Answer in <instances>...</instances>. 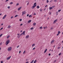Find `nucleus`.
Listing matches in <instances>:
<instances>
[{
    "mask_svg": "<svg viewBox=\"0 0 63 63\" xmlns=\"http://www.w3.org/2000/svg\"><path fill=\"white\" fill-rule=\"evenodd\" d=\"M9 0H6L5 2H7V1H9Z\"/></svg>",
    "mask_w": 63,
    "mask_h": 63,
    "instance_id": "obj_41",
    "label": "nucleus"
},
{
    "mask_svg": "<svg viewBox=\"0 0 63 63\" xmlns=\"http://www.w3.org/2000/svg\"><path fill=\"white\" fill-rule=\"evenodd\" d=\"M59 33H58L57 35V36H58V35H59Z\"/></svg>",
    "mask_w": 63,
    "mask_h": 63,
    "instance_id": "obj_56",
    "label": "nucleus"
},
{
    "mask_svg": "<svg viewBox=\"0 0 63 63\" xmlns=\"http://www.w3.org/2000/svg\"><path fill=\"white\" fill-rule=\"evenodd\" d=\"M13 18V16H11V19Z\"/></svg>",
    "mask_w": 63,
    "mask_h": 63,
    "instance_id": "obj_39",
    "label": "nucleus"
},
{
    "mask_svg": "<svg viewBox=\"0 0 63 63\" xmlns=\"http://www.w3.org/2000/svg\"><path fill=\"white\" fill-rule=\"evenodd\" d=\"M36 4H37L36 2H35L34 3L32 7V9H33L36 6Z\"/></svg>",
    "mask_w": 63,
    "mask_h": 63,
    "instance_id": "obj_1",
    "label": "nucleus"
},
{
    "mask_svg": "<svg viewBox=\"0 0 63 63\" xmlns=\"http://www.w3.org/2000/svg\"><path fill=\"white\" fill-rule=\"evenodd\" d=\"M1 63H3V61H1Z\"/></svg>",
    "mask_w": 63,
    "mask_h": 63,
    "instance_id": "obj_57",
    "label": "nucleus"
},
{
    "mask_svg": "<svg viewBox=\"0 0 63 63\" xmlns=\"http://www.w3.org/2000/svg\"><path fill=\"white\" fill-rule=\"evenodd\" d=\"M14 14H16V11L14 12Z\"/></svg>",
    "mask_w": 63,
    "mask_h": 63,
    "instance_id": "obj_17",
    "label": "nucleus"
},
{
    "mask_svg": "<svg viewBox=\"0 0 63 63\" xmlns=\"http://www.w3.org/2000/svg\"><path fill=\"white\" fill-rule=\"evenodd\" d=\"M49 17L47 18V19H48H48H49Z\"/></svg>",
    "mask_w": 63,
    "mask_h": 63,
    "instance_id": "obj_63",
    "label": "nucleus"
},
{
    "mask_svg": "<svg viewBox=\"0 0 63 63\" xmlns=\"http://www.w3.org/2000/svg\"><path fill=\"white\" fill-rule=\"evenodd\" d=\"M47 3H48V2H49V1H48V0H47Z\"/></svg>",
    "mask_w": 63,
    "mask_h": 63,
    "instance_id": "obj_29",
    "label": "nucleus"
},
{
    "mask_svg": "<svg viewBox=\"0 0 63 63\" xmlns=\"http://www.w3.org/2000/svg\"><path fill=\"white\" fill-rule=\"evenodd\" d=\"M36 15V14L35 13H34V15Z\"/></svg>",
    "mask_w": 63,
    "mask_h": 63,
    "instance_id": "obj_51",
    "label": "nucleus"
},
{
    "mask_svg": "<svg viewBox=\"0 0 63 63\" xmlns=\"http://www.w3.org/2000/svg\"><path fill=\"white\" fill-rule=\"evenodd\" d=\"M22 33H21L20 34V36H21V35H22Z\"/></svg>",
    "mask_w": 63,
    "mask_h": 63,
    "instance_id": "obj_58",
    "label": "nucleus"
},
{
    "mask_svg": "<svg viewBox=\"0 0 63 63\" xmlns=\"http://www.w3.org/2000/svg\"><path fill=\"white\" fill-rule=\"evenodd\" d=\"M54 2H56V1H57V0H54Z\"/></svg>",
    "mask_w": 63,
    "mask_h": 63,
    "instance_id": "obj_44",
    "label": "nucleus"
},
{
    "mask_svg": "<svg viewBox=\"0 0 63 63\" xmlns=\"http://www.w3.org/2000/svg\"><path fill=\"white\" fill-rule=\"evenodd\" d=\"M20 34L19 33H17V35H18H18H19Z\"/></svg>",
    "mask_w": 63,
    "mask_h": 63,
    "instance_id": "obj_55",
    "label": "nucleus"
},
{
    "mask_svg": "<svg viewBox=\"0 0 63 63\" xmlns=\"http://www.w3.org/2000/svg\"><path fill=\"white\" fill-rule=\"evenodd\" d=\"M21 20H22V19H20L19 20V21H21Z\"/></svg>",
    "mask_w": 63,
    "mask_h": 63,
    "instance_id": "obj_40",
    "label": "nucleus"
},
{
    "mask_svg": "<svg viewBox=\"0 0 63 63\" xmlns=\"http://www.w3.org/2000/svg\"><path fill=\"white\" fill-rule=\"evenodd\" d=\"M10 40H9L6 41L5 43V45L6 46H7V45L9 44V43H10Z\"/></svg>",
    "mask_w": 63,
    "mask_h": 63,
    "instance_id": "obj_2",
    "label": "nucleus"
},
{
    "mask_svg": "<svg viewBox=\"0 0 63 63\" xmlns=\"http://www.w3.org/2000/svg\"><path fill=\"white\" fill-rule=\"evenodd\" d=\"M37 9H39V8H40V7H39V6H37Z\"/></svg>",
    "mask_w": 63,
    "mask_h": 63,
    "instance_id": "obj_22",
    "label": "nucleus"
},
{
    "mask_svg": "<svg viewBox=\"0 0 63 63\" xmlns=\"http://www.w3.org/2000/svg\"><path fill=\"white\" fill-rule=\"evenodd\" d=\"M13 2H11L10 3V4H13Z\"/></svg>",
    "mask_w": 63,
    "mask_h": 63,
    "instance_id": "obj_43",
    "label": "nucleus"
},
{
    "mask_svg": "<svg viewBox=\"0 0 63 63\" xmlns=\"http://www.w3.org/2000/svg\"><path fill=\"white\" fill-rule=\"evenodd\" d=\"M34 60H33L31 63H33V62L34 61Z\"/></svg>",
    "mask_w": 63,
    "mask_h": 63,
    "instance_id": "obj_23",
    "label": "nucleus"
},
{
    "mask_svg": "<svg viewBox=\"0 0 63 63\" xmlns=\"http://www.w3.org/2000/svg\"><path fill=\"white\" fill-rule=\"evenodd\" d=\"M32 16H31V15H30L29 16V17H32Z\"/></svg>",
    "mask_w": 63,
    "mask_h": 63,
    "instance_id": "obj_25",
    "label": "nucleus"
},
{
    "mask_svg": "<svg viewBox=\"0 0 63 63\" xmlns=\"http://www.w3.org/2000/svg\"><path fill=\"white\" fill-rule=\"evenodd\" d=\"M42 11H43V10L41 9H40V11H41V12H42Z\"/></svg>",
    "mask_w": 63,
    "mask_h": 63,
    "instance_id": "obj_45",
    "label": "nucleus"
},
{
    "mask_svg": "<svg viewBox=\"0 0 63 63\" xmlns=\"http://www.w3.org/2000/svg\"><path fill=\"white\" fill-rule=\"evenodd\" d=\"M47 49H45V51L44 53H46V52H47Z\"/></svg>",
    "mask_w": 63,
    "mask_h": 63,
    "instance_id": "obj_15",
    "label": "nucleus"
},
{
    "mask_svg": "<svg viewBox=\"0 0 63 63\" xmlns=\"http://www.w3.org/2000/svg\"><path fill=\"white\" fill-rule=\"evenodd\" d=\"M49 14L50 15H51V13L50 12L49 13Z\"/></svg>",
    "mask_w": 63,
    "mask_h": 63,
    "instance_id": "obj_28",
    "label": "nucleus"
},
{
    "mask_svg": "<svg viewBox=\"0 0 63 63\" xmlns=\"http://www.w3.org/2000/svg\"><path fill=\"white\" fill-rule=\"evenodd\" d=\"M47 27H45V29H47Z\"/></svg>",
    "mask_w": 63,
    "mask_h": 63,
    "instance_id": "obj_59",
    "label": "nucleus"
},
{
    "mask_svg": "<svg viewBox=\"0 0 63 63\" xmlns=\"http://www.w3.org/2000/svg\"><path fill=\"white\" fill-rule=\"evenodd\" d=\"M61 53H60L59 54V56H60L61 55Z\"/></svg>",
    "mask_w": 63,
    "mask_h": 63,
    "instance_id": "obj_42",
    "label": "nucleus"
},
{
    "mask_svg": "<svg viewBox=\"0 0 63 63\" xmlns=\"http://www.w3.org/2000/svg\"><path fill=\"white\" fill-rule=\"evenodd\" d=\"M22 25H23L22 24H20V26H22Z\"/></svg>",
    "mask_w": 63,
    "mask_h": 63,
    "instance_id": "obj_48",
    "label": "nucleus"
},
{
    "mask_svg": "<svg viewBox=\"0 0 63 63\" xmlns=\"http://www.w3.org/2000/svg\"><path fill=\"white\" fill-rule=\"evenodd\" d=\"M21 7L19 8H18L17 9L18 10V11H19V10H20V9H21Z\"/></svg>",
    "mask_w": 63,
    "mask_h": 63,
    "instance_id": "obj_10",
    "label": "nucleus"
},
{
    "mask_svg": "<svg viewBox=\"0 0 63 63\" xmlns=\"http://www.w3.org/2000/svg\"><path fill=\"white\" fill-rule=\"evenodd\" d=\"M12 47H9L8 49V51H10L12 50Z\"/></svg>",
    "mask_w": 63,
    "mask_h": 63,
    "instance_id": "obj_3",
    "label": "nucleus"
},
{
    "mask_svg": "<svg viewBox=\"0 0 63 63\" xmlns=\"http://www.w3.org/2000/svg\"><path fill=\"white\" fill-rule=\"evenodd\" d=\"M2 42H1L0 44V46H1V45H2Z\"/></svg>",
    "mask_w": 63,
    "mask_h": 63,
    "instance_id": "obj_34",
    "label": "nucleus"
},
{
    "mask_svg": "<svg viewBox=\"0 0 63 63\" xmlns=\"http://www.w3.org/2000/svg\"><path fill=\"white\" fill-rule=\"evenodd\" d=\"M18 16V15H16L15 17H17Z\"/></svg>",
    "mask_w": 63,
    "mask_h": 63,
    "instance_id": "obj_24",
    "label": "nucleus"
},
{
    "mask_svg": "<svg viewBox=\"0 0 63 63\" xmlns=\"http://www.w3.org/2000/svg\"><path fill=\"white\" fill-rule=\"evenodd\" d=\"M33 28H31L30 29H31V30H33Z\"/></svg>",
    "mask_w": 63,
    "mask_h": 63,
    "instance_id": "obj_27",
    "label": "nucleus"
},
{
    "mask_svg": "<svg viewBox=\"0 0 63 63\" xmlns=\"http://www.w3.org/2000/svg\"><path fill=\"white\" fill-rule=\"evenodd\" d=\"M40 29H42V27H41L40 28Z\"/></svg>",
    "mask_w": 63,
    "mask_h": 63,
    "instance_id": "obj_38",
    "label": "nucleus"
},
{
    "mask_svg": "<svg viewBox=\"0 0 63 63\" xmlns=\"http://www.w3.org/2000/svg\"><path fill=\"white\" fill-rule=\"evenodd\" d=\"M7 8H8L9 9H10V6H8Z\"/></svg>",
    "mask_w": 63,
    "mask_h": 63,
    "instance_id": "obj_33",
    "label": "nucleus"
},
{
    "mask_svg": "<svg viewBox=\"0 0 63 63\" xmlns=\"http://www.w3.org/2000/svg\"><path fill=\"white\" fill-rule=\"evenodd\" d=\"M29 35H28L26 36L25 38L26 39H27V38H29Z\"/></svg>",
    "mask_w": 63,
    "mask_h": 63,
    "instance_id": "obj_8",
    "label": "nucleus"
},
{
    "mask_svg": "<svg viewBox=\"0 0 63 63\" xmlns=\"http://www.w3.org/2000/svg\"><path fill=\"white\" fill-rule=\"evenodd\" d=\"M19 47V45L18 46H17V48H18V47Z\"/></svg>",
    "mask_w": 63,
    "mask_h": 63,
    "instance_id": "obj_47",
    "label": "nucleus"
},
{
    "mask_svg": "<svg viewBox=\"0 0 63 63\" xmlns=\"http://www.w3.org/2000/svg\"><path fill=\"white\" fill-rule=\"evenodd\" d=\"M2 35H3V34H1L0 35V37H1L2 36Z\"/></svg>",
    "mask_w": 63,
    "mask_h": 63,
    "instance_id": "obj_35",
    "label": "nucleus"
},
{
    "mask_svg": "<svg viewBox=\"0 0 63 63\" xmlns=\"http://www.w3.org/2000/svg\"><path fill=\"white\" fill-rule=\"evenodd\" d=\"M25 31H24L23 33H22V34L23 35H25Z\"/></svg>",
    "mask_w": 63,
    "mask_h": 63,
    "instance_id": "obj_11",
    "label": "nucleus"
},
{
    "mask_svg": "<svg viewBox=\"0 0 63 63\" xmlns=\"http://www.w3.org/2000/svg\"><path fill=\"white\" fill-rule=\"evenodd\" d=\"M11 56H10L9 57H8L7 58V60H9L10 59V58H11Z\"/></svg>",
    "mask_w": 63,
    "mask_h": 63,
    "instance_id": "obj_7",
    "label": "nucleus"
},
{
    "mask_svg": "<svg viewBox=\"0 0 63 63\" xmlns=\"http://www.w3.org/2000/svg\"><path fill=\"white\" fill-rule=\"evenodd\" d=\"M48 55H49V56H50V54L49 53L48 54Z\"/></svg>",
    "mask_w": 63,
    "mask_h": 63,
    "instance_id": "obj_53",
    "label": "nucleus"
},
{
    "mask_svg": "<svg viewBox=\"0 0 63 63\" xmlns=\"http://www.w3.org/2000/svg\"><path fill=\"white\" fill-rule=\"evenodd\" d=\"M36 62H37V60H35L34 61L33 63H36Z\"/></svg>",
    "mask_w": 63,
    "mask_h": 63,
    "instance_id": "obj_18",
    "label": "nucleus"
},
{
    "mask_svg": "<svg viewBox=\"0 0 63 63\" xmlns=\"http://www.w3.org/2000/svg\"><path fill=\"white\" fill-rule=\"evenodd\" d=\"M53 8V7H50L49 8V9L51 10V9H52Z\"/></svg>",
    "mask_w": 63,
    "mask_h": 63,
    "instance_id": "obj_16",
    "label": "nucleus"
},
{
    "mask_svg": "<svg viewBox=\"0 0 63 63\" xmlns=\"http://www.w3.org/2000/svg\"><path fill=\"white\" fill-rule=\"evenodd\" d=\"M52 0H50V2H52Z\"/></svg>",
    "mask_w": 63,
    "mask_h": 63,
    "instance_id": "obj_52",
    "label": "nucleus"
},
{
    "mask_svg": "<svg viewBox=\"0 0 63 63\" xmlns=\"http://www.w3.org/2000/svg\"><path fill=\"white\" fill-rule=\"evenodd\" d=\"M17 37L18 38H19L20 37V36L19 35L17 36Z\"/></svg>",
    "mask_w": 63,
    "mask_h": 63,
    "instance_id": "obj_36",
    "label": "nucleus"
},
{
    "mask_svg": "<svg viewBox=\"0 0 63 63\" xmlns=\"http://www.w3.org/2000/svg\"><path fill=\"white\" fill-rule=\"evenodd\" d=\"M6 16H7V15H5L3 17L2 19H5V18H6Z\"/></svg>",
    "mask_w": 63,
    "mask_h": 63,
    "instance_id": "obj_5",
    "label": "nucleus"
},
{
    "mask_svg": "<svg viewBox=\"0 0 63 63\" xmlns=\"http://www.w3.org/2000/svg\"><path fill=\"white\" fill-rule=\"evenodd\" d=\"M54 42V41L53 40L50 43L51 44H52V43H53Z\"/></svg>",
    "mask_w": 63,
    "mask_h": 63,
    "instance_id": "obj_9",
    "label": "nucleus"
},
{
    "mask_svg": "<svg viewBox=\"0 0 63 63\" xmlns=\"http://www.w3.org/2000/svg\"><path fill=\"white\" fill-rule=\"evenodd\" d=\"M3 28H2L0 29V31H1V30H2L3 29Z\"/></svg>",
    "mask_w": 63,
    "mask_h": 63,
    "instance_id": "obj_32",
    "label": "nucleus"
},
{
    "mask_svg": "<svg viewBox=\"0 0 63 63\" xmlns=\"http://www.w3.org/2000/svg\"><path fill=\"white\" fill-rule=\"evenodd\" d=\"M2 15V14H0V16H1Z\"/></svg>",
    "mask_w": 63,
    "mask_h": 63,
    "instance_id": "obj_61",
    "label": "nucleus"
},
{
    "mask_svg": "<svg viewBox=\"0 0 63 63\" xmlns=\"http://www.w3.org/2000/svg\"><path fill=\"white\" fill-rule=\"evenodd\" d=\"M25 52H26L25 51H25H24V52H23V54H24L25 53Z\"/></svg>",
    "mask_w": 63,
    "mask_h": 63,
    "instance_id": "obj_30",
    "label": "nucleus"
},
{
    "mask_svg": "<svg viewBox=\"0 0 63 63\" xmlns=\"http://www.w3.org/2000/svg\"><path fill=\"white\" fill-rule=\"evenodd\" d=\"M25 13H26V11H24V12L23 11L22 16H23L24 14H25Z\"/></svg>",
    "mask_w": 63,
    "mask_h": 63,
    "instance_id": "obj_4",
    "label": "nucleus"
},
{
    "mask_svg": "<svg viewBox=\"0 0 63 63\" xmlns=\"http://www.w3.org/2000/svg\"><path fill=\"white\" fill-rule=\"evenodd\" d=\"M60 48V47H58V49H59V48Z\"/></svg>",
    "mask_w": 63,
    "mask_h": 63,
    "instance_id": "obj_46",
    "label": "nucleus"
},
{
    "mask_svg": "<svg viewBox=\"0 0 63 63\" xmlns=\"http://www.w3.org/2000/svg\"><path fill=\"white\" fill-rule=\"evenodd\" d=\"M57 21V19H56L54 21V22H53V24H54V23H55L56 21Z\"/></svg>",
    "mask_w": 63,
    "mask_h": 63,
    "instance_id": "obj_6",
    "label": "nucleus"
},
{
    "mask_svg": "<svg viewBox=\"0 0 63 63\" xmlns=\"http://www.w3.org/2000/svg\"><path fill=\"white\" fill-rule=\"evenodd\" d=\"M35 47H34L33 48V50H34L35 49Z\"/></svg>",
    "mask_w": 63,
    "mask_h": 63,
    "instance_id": "obj_37",
    "label": "nucleus"
},
{
    "mask_svg": "<svg viewBox=\"0 0 63 63\" xmlns=\"http://www.w3.org/2000/svg\"><path fill=\"white\" fill-rule=\"evenodd\" d=\"M35 46V44H33L32 45V47H34V46Z\"/></svg>",
    "mask_w": 63,
    "mask_h": 63,
    "instance_id": "obj_14",
    "label": "nucleus"
},
{
    "mask_svg": "<svg viewBox=\"0 0 63 63\" xmlns=\"http://www.w3.org/2000/svg\"><path fill=\"white\" fill-rule=\"evenodd\" d=\"M11 26H10V25H9L8 26L7 28H11Z\"/></svg>",
    "mask_w": 63,
    "mask_h": 63,
    "instance_id": "obj_12",
    "label": "nucleus"
},
{
    "mask_svg": "<svg viewBox=\"0 0 63 63\" xmlns=\"http://www.w3.org/2000/svg\"><path fill=\"white\" fill-rule=\"evenodd\" d=\"M61 11V10H59L58 11V12H60Z\"/></svg>",
    "mask_w": 63,
    "mask_h": 63,
    "instance_id": "obj_31",
    "label": "nucleus"
},
{
    "mask_svg": "<svg viewBox=\"0 0 63 63\" xmlns=\"http://www.w3.org/2000/svg\"><path fill=\"white\" fill-rule=\"evenodd\" d=\"M10 37V35H8L7 37V39H8Z\"/></svg>",
    "mask_w": 63,
    "mask_h": 63,
    "instance_id": "obj_20",
    "label": "nucleus"
},
{
    "mask_svg": "<svg viewBox=\"0 0 63 63\" xmlns=\"http://www.w3.org/2000/svg\"><path fill=\"white\" fill-rule=\"evenodd\" d=\"M60 33H61V32H60V31H58V34H59Z\"/></svg>",
    "mask_w": 63,
    "mask_h": 63,
    "instance_id": "obj_19",
    "label": "nucleus"
},
{
    "mask_svg": "<svg viewBox=\"0 0 63 63\" xmlns=\"http://www.w3.org/2000/svg\"><path fill=\"white\" fill-rule=\"evenodd\" d=\"M26 63H28V62H27Z\"/></svg>",
    "mask_w": 63,
    "mask_h": 63,
    "instance_id": "obj_62",
    "label": "nucleus"
},
{
    "mask_svg": "<svg viewBox=\"0 0 63 63\" xmlns=\"http://www.w3.org/2000/svg\"><path fill=\"white\" fill-rule=\"evenodd\" d=\"M36 23H34L33 24V25H34V26H35V25H36Z\"/></svg>",
    "mask_w": 63,
    "mask_h": 63,
    "instance_id": "obj_21",
    "label": "nucleus"
},
{
    "mask_svg": "<svg viewBox=\"0 0 63 63\" xmlns=\"http://www.w3.org/2000/svg\"><path fill=\"white\" fill-rule=\"evenodd\" d=\"M20 52H21V51H20L19 52V53H20Z\"/></svg>",
    "mask_w": 63,
    "mask_h": 63,
    "instance_id": "obj_54",
    "label": "nucleus"
},
{
    "mask_svg": "<svg viewBox=\"0 0 63 63\" xmlns=\"http://www.w3.org/2000/svg\"><path fill=\"white\" fill-rule=\"evenodd\" d=\"M52 29H53V27H51V30Z\"/></svg>",
    "mask_w": 63,
    "mask_h": 63,
    "instance_id": "obj_50",
    "label": "nucleus"
},
{
    "mask_svg": "<svg viewBox=\"0 0 63 63\" xmlns=\"http://www.w3.org/2000/svg\"><path fill=\"white\" fill-rule=\"evenodd\" d=\"M29 14L27 15V16H29Z\"/></svg>",
    "mask_w": 63,
    "mask_h": 63,
    "instance_id": "obj_49",
    "label": "nucleus"
},
{
    "mask_svg": "<svg viewBox=\"0 0 63 63\" xmlns=\"http://www.w3.org/2000/svg\"><path fill=\"white\" fill-rule=\"evenodd\" d=\"M62 34L63 35V32H62Z\"/></svg>",
    "mask_w": 63,
    "mask_h": 63,
    "instance_id": "obj_64",
    "label": "nucleus"
},
{
    "mask_svg": "<svg viewBox=\"0 0 63 63\" xmlns=\"http://www.w3.org/2000/svg\"><path fill=\"white\" fill-rule=\"evenodd\" d=\"M58 11H57V12H56V14H57V13H58Z\"/></svg>",
    "mask_w": 63,
    "mask_h": 63,
    "instance_id": "obj_60",
    "label": "nucleus"
},
{
    "mask_svg": "<svg viewBox=\"0 0 63 63\" xmlns=\"http://www.w3.org/2000/svg\"><path fill=\"white\" fill-rule=\"evenodd\" d=\"M31 20H29L28 22V23H30V22H31Z\"/></svg>",
    "mask_w": 63,
    "mask_h": 63,
    "instance_id": "obj_13",
    "label": "nucleus"
},
{
    "mask_svg": "<svg viewBox=\"0 0 63 63\" xmlns=\"http://www.w3.org/2000/svg\"><path fill=\"white\" fill-rule=\"evenodd\" d=\"M18 5H19V3H18L17 4H16V6H18Z\"/></svg>",
    "mask_w": 63,
    "mask_h": 63,
    "instance_id": "obj_26",
    "label": "nucleus"
}]
</instances>
